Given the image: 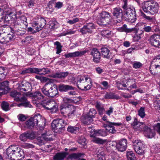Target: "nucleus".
I'll return each instance as SVG.
<instances>
[{"label":"nucleus","mask_w":160,"mask_h":160,"mask_svg":"<svg viewBox=\"0 0 160 160\" xmlns=\"http://www.w3.org/2000/svg\"><path fill=\"white\" fill-rule=\"evenodd\" d=\"M7 158L11 160H21L24 157L23 151L15 145H11L7 149Z\"/></svg>","instance_id":"nucleus-1"},{"label":"nucleus","mask_w":160,"mask_h":160,"mask_svg":"<svg viewBox=\"0 0 160 160\" xmlns=\"http://www.w3.org/2000/svg\"><path fill=\"white\" fill-rule=\"evenodd\" d=\"M132 125L135 131H144L145 136L148 138H152L155 136V133L154 131L147 126L144 123L138 121L136 118H135Z\"/></svg>","instance_id":"nucleus-2"},{"label":"nucleus","mask_w":160,"mask_h":160,"mask_svg":"<svg viewBox=\"0 0 160 160\" xmlns=\"http://www.w3.org/2000/svg\"><path fill=\"white\" fill-rule=\"evenodd\" d=\"M122 8L123 9V17L128 22L134 23L137 18L134 8L128 5L127 0H123Z\"/></svg>","instance_id":"nucleus-3"},{"label":"nucleus","mask_w":160,"mask_h":160,"mask_svg":"<svg viewBox=\"0 0 160 160\" xmlns=\"http://www.w3.org/2000/svg\"><path fill=\"white\" fill-rule=\"evenodd\" d=\"M142 8L145 12L154 15L158 12L159 5L158 3L153 1H145L142 3Z\"/></svg>","instance_id":"nucleus-4"},{"label":"nucleus","mask_w":160,"mask_h":160,"mask_svg":"<svg viewBox=\"0 0 160 160\" xmlns=\"http://www.w3.org/2000/svg\"><path fill=\"white\" fill-rule=\"evenodd\" d=\"M68 124L67 121L60 118H57L54 119L52 122V127L54 132L58 133L64 130L65 126Z\"/></svg>","instance_id":"nucleus-5"},{"label":"nucleus","mask_w":160,"mask_h":160,"mask_svg":"<svg viewBox=\"0 0 160 160\" xmlns=\"http://www.w3.org/2000/svg\"><path fill=\"white\" fill-rule=\"evenodd\" d=\"M113 20L110 13L108 12L102 11L99 14L97 22L99 24L106 25L115 23L113 22Z\"/></svg>","instance_id":"nucleus-6"},{"label":"nucleus","mask_w":160,"mask_h":160,"mask_svg":"<svg viewBox=\"0 0 160 160\" xmlns=\"http://www.w3.org/2000/svg\"><path fill=\"white\" fill-rule=\"evenodd\" d=\"M42 91L44 94L50 97L55 96L58 93V89L56 85L52 86L51 84L46 83L42 88Z\"/></svg>","instance_id":"nucleus-7"},{"label":"nucleus","mask_w":160,"mask_h":160,"mask_svg":"<svg viewBox=\"0 0 160 160\" xmlns=\"http://www.w3.org/2000/svg\"><path fill=\"white\" fill-rule=\"evenodd\" d=\"M92 85L91 79L89 77H85V78H80L77 82L78 88L82 90H89Z\"/></svg>","instance_id":"nucleus-8"},{"label":"nucleus","mask_w":160,"mask_h":160,"mask_svg":"<svg viewBox=\"0 0 160 160\" xmlns=\"http://www.w3.org/2000/svg\"><path fill=\"white\" fill-rule=\"evenodd\" d=\"M16 20L12 24V26L14 28H26L28 25L27 19L26 17L24 16H21L18 18L16 17Z\"/></svg>","instance_id":"nucleus-9"},{"label":"nucleus","mask_w":160,"mask_h":160,"mask_svg":"<svg viewBox=\"0 0 160 160\" xmlns=\"http://www.w3.org/2000/svg\"><path fill=\"white\" fill-rule=\"evenodd\" d=\"M134 148L136 152L141 155L145 153V145L143 142L139 140H136L133 142Z\"/></svg>","instance_id":"nucleus-10"},{"label":"nucleus","mask_w":160,"mask_h":160,"mask_svg":"<svg viewBox=\"0 0 160 160\" xmlns=\"http://www.w3.org/2000/svg\"><path fill=\"white\" fill-rule=\"evenodd\" d=\"M17 89L22 92H27L26 95L28 96V93H29L32 90V87L30 83L28 82L25 83L22 82L18 84Z\"/></svg>","instance_id":"nucleus-11"},{"label":"nucleus","mask_w":160,"mask_h":160,"mask_svg":"<svg viewBox=\"0 0 160 160\" xmlns=\"http://www.w3.org/2000/svg\"><path fill=\"white\" fill-rule=\"evenodd\" d=\"M42 106L47 110H50L52 113L55 112L58 110V105L53 101H47L46 103L42 105Z\"/></svg>","instance_id":"nucleus-12"},{"label":"nucleus","mask_w":160,"mask_h":160,"mask_svg":"<svg viewBox=\"0 0 160 160\" xmlns=\"http://www.w3.org/2000/svg\"><path fill=\"white\" fill-rule=\"evenodd\" d=\"M46 21L42 17H40L38 18L37 21L34 22L32 23V26L36 29L37 31L39 32L42 30L46 25Z\"/></svg>","instance_id":"nucleus-13"},{"label":"nucleus","mask_w":160,"mask_h":160,"mask_svg":"<svg viewBox=\"0 0 160 160\" xmlns=\"http://www.w3.org/2000/svg\"><path fill=\"white\" fill-rule=\"evenodd\" d=\"M122 10L120 8L117 7L113 9L112 12L113 15L117 19L116 22H115V23L120 22L121 21L122 17Z\"/></svg>","instance_id":"nucleus-14"},{"label":"nucleus","mask_w":160,"mask_h":160,"mask_svg":"<svg viewBox=\"0 0 160 160\" xmlns=\"http://www.w3.org/2000/svg\"><path fill=\"white\" fill-rule=\"evenodd\" d=\"M127 146V141L126 139H123L120 140L116 143V147L120 152H123L126 150Z\"/></svg>","instance_id":"nucleus-15"},{"label":"nucleus","mask_w":160,"mask_h":160,"mask_svg":"<svg viewBox=\"0 0 160 160\" xmlns=\"http://www.w3.org/2000/svg\"><path fill=\"white\" fill-rule=\"evenodd\" d=\"M160 36L157 34L152 35L150 36L149 42L152 46L158 48L159 41Z\"/></svg>","instance_id":"nucleus-16"},{"label":"nucleus","mask_w":160,"mask_h":160,"mask_svg":"<svg viewBox=\"0 0 160 160\" xmlns=\"http://www.w3.org/2000/svg\"><path fill=\"white\" fill-rule=\"evenodd\" d=\"M91 55L93 56V61L95 63H98L100 62L101 55L100 52L97 48H92L91 52Z\"/></svg>","instance_id":"nucleus-17"},{"label":"nucleus","mask_w":160,"mask_h":160,"mask_svg":"<svg viewBox=\"0 0 160 160\" xmlns=\"http://www.w3.org/2000/svg\"><path fill=\"white\" fill-rule=\"evenodd\" d=\"M94 28L93 24L92 23H89L85 25L82 28L80 29V32L83 34L87 33H91Z\"/></svg>","instance_id":"nucleus-18"},{"label":"nucleus","mask_w":160,"mask_h":160,"mask_svg":"<svg viewBox=\"0 0 160 160\" xmlns=\"http://www.w3.org/2000/svg\"><path fill=\"white\" fill-rule=\"evenodd\" d=\"M88 50H85L82 51H76L73 52L65 54L66 58H75L78 57H81L84 55L86 53L88 52Z\"/></svg>","instance_id":"nucleus-19"},{"label":"nucleus","mask_w":160,"mask_h":160,"mask_svg":"<svg viewBox=\"0 0 160 160\" xmlns=\"http://www.w3.org/2000/svg\"><path fill=\"white\" fill-rule=\"evenodd\" d=\"M11 36H7L0 32V43H6L11 40L14 36V34L11 32Z\"/></svg>","instance_id":"nucleus-20"},{"label":"nucleus","mask_w":160,"mask_h":160,"mask_svg":"<svg viewBox=\"0 0 160 160\" xmlns=\"http://www.w3.org/2000/svg\"><path fill=\"white\" fill-rule=\"evenodd\" d=\"M68 72H57L52 73L50 75L51 77L59 79H64L69 75Z\"/></svg>","instance_id":"nucleus-21"},{"label":"nucleus","mask_w":160,"mask_h":160,"mask_svg":"<svg viewBox=\"0 0 160 160\" xmlns=\"http://www.w3.org/2000/svg\"><path fill=\"white\" fill-rule=\"evenodd\" d=\"M61 110L62 113L67 114L68 116H69L73 113L74 108L73 106L69 105L63 107L61 109Z\"/></svg>","instance_id":"nucleus-22"},{"label":"nucleus","mask_w":160,"mask_h":160,"mask_svg":"<svg viewBox=\"0 0 160 160\" xmlns=\"http://www.w3.org/2000/svg\"><path fill=\"white\" fill-rule=\"evenodd\" d=\"M31 118L32 119V120L35 126L38 125V123L40 126L42 125V124L43 122V120L41 116L39 114H37L33 117Z\"/></svg>","instance_id":"nucleus-23"},{"label":"nucleus","mask_w":160,"mask_h":160,"mask_svg":"<svg viewBox=\"0 0 160 160\" xmlns=\"http://www.w3.org/2000/svg\"><path fill=\"white\" fill-rule=\"evenodd\" d=\"M10 96L14 98V100L17 101L22 102L26 100V98L24 97H22L21 94L16 91H14L10 93Z\"/></svg>","instance_id":"nucleus-24"},{"label":"nucleus","mask_w":160,"mask_h":160,"mask_svg":"<svg viewBox=\"0 0 160 160\" xmlns=\"http://www.w3.org/2000/svg\"><path fill=\"white\" fill-rule=\"evenodd\" d=\"M91 133L90 137L94 138L96 137L97 136H105L106 135L105 132L101 130H93V131L91 130L90 131Z\"/></svg>","instance_id":"nucleus-25"},{"label":"nucleus","mask_w":160,"mask_h":160,"mask_svg":"<svg viewBox=\"0 0 160 160\" xmlns=\"http://www.w3.org/2000/svg\"><path fill=\"white\" fill-rule=\"evenodd\" d=\"M122 125V123L120 122H112L109 121L107 122L106 124H104V126L106 128V130L110 133H111L112 127V126H119Z\"/></svg>","instance_id":"nucleus-26"},{"label":"nucleus","mask_w":160,"mask_h":160,"mask_svg":"<svg viewBox=\"0 0 160 160\" xmlns=\"http://www.w3.org/2000/svg\"><path fill=\"white\" fill-rule=\"evenodd\" d=\"M12 28L8 26H2L0 27V32L7 36H11Z\"/></svg>","instance_id":"nucleus-27"},{"label":"nucleus","mask_w":160,"mask_h":160,"mask_svg":"<svg viewBox=\"0 0 160 160\" xmlns=\"http://www.w3.org/2000/svg\"><path fill=\"white\" fill-rule=\"evenodd\" d=\"M58 88L61 92H66L69 90H73L75 88L69 85L60 84L58 85Z\"/></svg>","instance_id":"nucleus-28"},{"label":"nucleus","mask_w":160,"mask_h":160,"mask_svg":"<svg viewBox=\"0 0 160 160\" xmlns=\"http://www.w3.org/2000/svg\"><path fill=\"white\" fill-rule=\"evenodd\" d=\"M68 154V152H58L53 156V159L54 160H63Z\"/></svg>","instance_id":"nucleus-29"},{"label":"nucleus","mask_w":160,"mask_h":160,"mask_svg":"<svg viewBox=\"0 0 160 160\" xmlns=\"http://www.w3.org/2000/svg\"><path fill=\"white\" fill-rule=\"evenodd\" d=\"M151 65L154 66L155 69H160V55L154 57L151 62Z\"/></svg>","instance_id":"nucleus-30"},{"label":"nucleus","mask_w":160,"mask_h":160,"mask_svg":"<svg viewBox=\"0 0 160 160\" xmlns=\"http://www.w3.org/2000/svg\"><path fill=\"white\" fill-rule=\"evenodd\" d=\"M81 120L82 122L85 124H89L93 121L92 118L87 115L82 116L81 118Z\"/></svg>","instance_id":"nucleus-31"},{"label":"nucleus","mask_w":160,"mask_h":160,"mask_svg":"<svg viewBox=\"0 0 160 160\" xmlns=\"http://www.w3.org/2000/svg\"><path fill=\"white\" fill-rule=\"evenodd\" d=\"M84 155V154L81 153H73L69 155L67 158L68 160L78 159Z\"/></svg>","instance_id":"nucleus-32"},{"label":"nucleus","mask_w":160,"mask_h":160,"mask_svg":"<svg viewBox=\"0 0 160 160\" xmlns=\"http://www.w3.org/2000/svg\"><path fill=\"white\" fill-rule=\"evenodd\" d=\"M29 95L30 97L36 98L38 100H41L44 97L42 94L39 92H36L34 93H31Z\"/></svg>","instance_id":"nucleus-33"},{"label":"nucleus","mask_w":160,"mask_h":160,"mask_svg":"<svg viewBox=\"0 0 160 160\" xmlns=\"http://www.w3.org/2000/svg\"><path fill=\"white\" fill-rule=\"evenodd\" d=\"M7 74V71L6 68L0 67V81L4 79Z\"/></svg>","instance_id":"nucleus-34"},{"label":"nucleus","mask_w":160,"mask_h":160,"mask_svg":"<svg viewBox=\"0 0 160 160\" xmlns=\"http://www.w3.org/2000/svg\"><path fill=\"white\" fill-rule=\"evenodd\" d=\"M99 114L100 115L102 114L105 111V109L102 104L99 102H97L95 105Z\"/></svg>","instance_id":"nucleus-35"},{"label":"nucleus","mask_w":160,"mask_h":160,"mask_svg":"<svg viewBox=\"0 0 160 160\" xmlns=\"http://www.w3.org/2000/svg\"><path fill=\"white\" fill-rule=\"evenodd\" d=\"M110 50L105 47H103L101 48V52L104 58H108L110 57Z\"/></svg>","instance_id":"nucleus-36"},{"label":"nucleus","mask_w":160,"mask_h":160,"mask_svg":"<svg viewBox=\"0 0 160 160\" xmlns=\"http://www.w3.org/2000/svg\"><path fill=\"white\" fill-rule=\"evenodd\" d=\"M101 34L103 36L108 38L113 35V33L112 31L109 29H105L102 30Z\"/></svg>","instance_id":"nucleus-37"},{"label":"nucleus","mask_w":160,"mask_h":160,"mask_svg":"<svg viewBox=\"0 0 160 160\" xmlns=\"http://www.w3.org/2000/svg\"><path fill=\"white\" fill-rule=\"evenodd\" d=\"M9 82L7 81H5L0 83V92H2V95L3 94V91L6 88H7L8 87Z\"/></svg>","instance_id":"nucleus-38"},{"label":"nucleus","mask_w":160,"mask_h":160,"mask_svg":"<svg viewBox=\"0 0 160 160\" xmlns=\"http://www.w3.org/2000/svg\"><path fill=\"white\" fill-rule=\"evenodd\" d=\"M104 97L106 99H119L120 98L119 96L117 95H115L112 93H107L105 95Z\"/></svg>","instance_id":"nucleus-39"},{"label":"nucleus","mask_w":160,"mask_h":160,"mask_svg":"<svg viewBox=\"0 0 160 160\" xmlns=\"http://www.w3.org/2000/svg\"><path fill=\"white\" fill-rule=\"evenodd\" d=\"M92 141L93 142L100 144H102L106 142V140H103L99 138L94 137L92 138Z\"/></svg>","instance_id":"nucleus-40"},{"label":"nucleus","mask_w":160,"mask_h":160,"mask_svg":"<svg viewBox=\"0 0 160 160\" xmlns=\"http://www.w3.org/2000/svg\"><path fill=\"white\" fill-rule=\"evenodd\" d=\"M133 28H127V25L124 24L122 27L119 28V31L120 32H124L127 33L133 31Z\"/></svg>","instance_id":"nucleus-41"},{"label":"nucleus","mask_w":160,"mask_h":160,"mask_svg":"<svg viewBox=\"0 0 160 160\" xmlns=\"http://www.w3.org/2000/svg\"><path fill=\"white\" fill-rule=\"evenodd\" d=\"M22 102H24L18 104V107H20L21 106H23L25 107H28L30 108L32 107V106L30 104V102L28 101L26 98L25 100L23 101Z\"/></svg>","instance_id":"nucleus-42"},{"label":"nucleus","mask_w":160,"mask_h":160,"mask_svg":"<svg viewBox=\"0 0 160 160\" xmlns=\"http://www.w3.org/2000/svg\"><path fill=\"white\" fill-rule=\"evenodd\" d=\"M126 156L128 160H136V157L132 151H127Z\"/></svg>","instance_id":"nucleus-43"},{"label":"nucleus","mask_w":160,"mask_h":160,"mask_svg":"<svg viewBox=\"0 0 160 160\" xmlns=\"http://www.w3.org/2000/svg\"><path fill=\"white\" fill-rule=\"evenodd\" d=\"M79 128L74 126H69L67 128V131L71 133H75L76 132L78 131Z\"/></svg>","instance_id":"nucleus-44"},{"label":"nucleus","mask_w":160,"mask_h":160,"mask_svg":"<svg viewBox=\"0 0 160 160\" xmlns=\"http://www.w3.org/2000/svg\"><path fill=\"white\" fill-rule=\"evenodd\" d=\"M25 127L28 128H31L35 126V125L32 120V119L30 118L26 122Z\"/></svg>","instance_id":"nucleus-45"},{"label":"nucleus","mask_w":160,"mask_h":160,"mask_svg":"<svg viewBox=\"0 0 160 160\" xmlns=\"http://www.w3.org/2000/svg\"><path fill=\"white\" fill-rule=\"evenodd\" d=\"M54 44L57 46L56 48L57 49L56 53L58 54L61 52L62 51V46L61 45V43L58 41H56L55 42Z\"/></svg>","instance_id":"nucleus-46"},{"label":"nucleus","mask_w":160,"mask_h":160,"mask_svg":"<svg viewBox=\"0 0 160 160\" xmlns=\"http://www.w3.org/2000/svg\"><path fill=\"white\" fill-rule=\"evenodd\" d=\"M50 72V70L48 68H40V75H44L47 74L49 73Z\"/></svg>","instance_id":"nucleus-47"},{"label":"nucleus","mask_w":160,"mask_h":160,"mask_svg":"<svg viewBox=\"0 0 160 160\" xmlns=\"http://www.w3.org/2000/svg\"><path fill=\"white\" fill-rule=\"evenodd\" d=\"M1 107L2 109L5 111H8L9 110V104L8 102L5 101H3L1 104Z\"/></svg>","instance_id":"nucleus-48"},{"label":"nucleus","mask_w":160,"mask_h":160,"mask_svg":"<svg viewBox=\"0 0 160 160\" xmlns=\"http://www.w3.org/2000/svg\"><path fill=\"white\" fill-rule=\"evenodd\" d=\"M96 113L97 112L96 110L93 108H92L89 110L88 114L87 115L92 118V119L94 117V116Z\"/></svg>","instance_id":"nucleus-49"},{"label":"nucleus","mask_w":160,"mask_h":160,"mask_svg":"<svg viewBox=\"0 0 160 160\" xmlns=\"http://www.w3.org/2000/svg\"><path fill=\"white\" fill-rule=\"evenodd\" d=\"M144 109V108L141 107L138 111V114L142 118H143L145 115Z\"/></svg>","instance_id":"nucleus-50"},{"label":"nucleus","mask_w":160,"mask_h":160,"mask_svg":"<svg viewBox=\"0 0 160 160\" xmlns=\"http://www.w3.org/2000/svg\"><path fill=\"white\" fill-rule=\"evenodd\" d=\"M143 32H149L152 31V28L150 26H148L147 25H144L143 28Z\"/></svg>","instance_id":"nucleus-51"},{"label":"nucleus","mask_w":160,"mask_h":160,"mask_svg":"<svg viewBox=\"0 0 160 160\" xmlns=\"http://www.w3.org/2000/svg\"><path fill=\"white\" fill-rule=\"evenodd\" d=\"M33 38V37L32 36H29L26 37L25 39H23L22 40V42H24V44H27L30 43V41H31Z\"/></svg>","instance_id":"nucleus-52"},{"label":"nucleus","mask_w":160,"mask_h":160,"mask_svg":"<svg viewBox=\"0 0 160 160\" xmlns=\"http://www.w3.org/2000/svg\"><path fill=\"white\" fill-rule=\"evenodd\" d=\"M58 24L57 22L55 21H50L49 22V28L51 29L55 28Z\"/></svg>","instance_id":"nucleus-53"},{"label":"nucleus","mask_w":160,"mask_h":160,"mask_svg":"<svg viewBox=\"0 0 160 160\" xmlns=\"http://www.w3.org/2000/svg\"><path fill=\"white\" fill-rule=\"evenodd\" d=\"M28 139H32L35 138V134L33 132H25Z\"/></svg>","instance_id":"nucleus-54"},{"label":"nucleus","mask_w":160,"mask_h":160,"mask_svg":"<svg viewBox=\"0 0 160 160\" xmlns=\"http://www.w3.org/2000/svg\"><path fill=\"white\" fill-rule=\"evenodd\" d=\"M22 148L27 149L33 148L35 147L34 145L28 143H24L22 144Z\"/></svg>","instance_id":"nucleus-55"},{"label":"nucleus","mask_w":160,"mask_h":160,"mask_svg":"<svg viewBox=\"0 0 160 160\" xmlns=\"http://www.w3.org/2000/svg\"><path fill=\"white\" fill-rule=\"evenodd\" d=\"M142 66V64L140 62H134L132 64V67L135 69L139 68Z\"/></svg>","instance_id":"nucleus-56"},{"label":"nucleus","mask_w":160,"mask_h":160,"mask_svg":"<svg viewBox=\"0 0 160 160\" xmlns=\"http://www.w3.org/2000/svg\"><path fill=\"white\" fill-rule=\"evenodd\" d=\"M31 73H34L39 74L40 68H31Z\"/></svg>","instance_id":"nucleus-57"},{"label":"nucleus","mask_w":160,"mask_h":160,"mask_svg":"<svg viewBox=\"0 0 160 160\" xmlns=\"http://www.w3.org/2000/svg\"><path fill=\"white\" fill-rule=\"evenodd\" d=\"M153 106L156 109L160 110V102L158 100H156L154 102Z\"/></svg>","instance_id":"nucleus-58"},{"label":"nucleus","mask_w":160,"mask_h":160,"mask_svg":"<svg viewBox=\"0 0 160 160\" xmlns=\"http://www.w3.org/2000/svg\"><path fill=\"white\" fill-rule=\"evenodd\" d=\"M20 140L23 142H25L27 141L28 139L27 135L25 132H24L21 134L19 136Z\"/></svg>","instance_id":"nucleus-59"},{"label":"nucleus","mask_w":160,"mask_h":160,"mask_svg":"<svg viewBox=\"0 0 160 160\" xmlns=\"http://www.w3.org/2000/svg\"><path fill=\"white\" fill-rule=\"evenodd\" d=\"M135 82V80L133 78H129L126 80V82L127 84V85H129Z\"/></svg>","instance_id":"nucleus-60"},{"label":"nucleus","mask_w":160,"mask_h":160,"mask_svg":"<svg viewBox=\"0 0 160 160\" xmlns=\"http://www.w3.org/2000/svg\"><path fill=\"white\" fill-rule=\"evenodd\" d=\"M78 142L79 143L83 145L86 144V140L83 137L78 139Z\"/></svg>","instance_id":"nucleus-61"},{"label":"nucleus","mask_w":160,"mask_h":160,"mask_svg":"<svg viewBox=\"0 0 160 160\" xmlns=\"http://www.w3.org/2000/svg\"><path fill=\"white\" fill-rule=\"evenodd\" d=\"M41 137L46 141L50 140L49 136L47 134V133L42 134Z\"/></svg>","instance_id":"nucleus-62"},{"label":"nucleus","mask_w":160,"mask_h":160,"mask_svg":"<svg viewBox=\"0 0 160 160\" xmlns=\"http://www.w3.org/2000/svg\"><path fill=\"white\" fill-rule=\"evenodd\" d=\"M79 21V19L78 18H73L72 20H70L67 21V23L70 24H72L76 22H77Z\"/></svg>","instance_id":"nucleus-63"},{"label":"nucleus","mask_w":160,"mask_h":160,"mask_svg":"<svg viewBox=\"0 0 160 160\" xmlns=\"http://www.w3.org/2000/svg\"><path fill=\"white\" fill-rule=\"evenodd\" d=\"M18 118L19 120L21 121H24L26 118L25 116L23 114H20L18 116Z\"/></svg>","instance_id":"nucleus-64"}]
</instances>
